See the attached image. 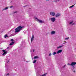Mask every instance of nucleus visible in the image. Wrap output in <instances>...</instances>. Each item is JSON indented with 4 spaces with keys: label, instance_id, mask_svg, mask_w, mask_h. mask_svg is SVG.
Returning <instances> with one entry per match:
<instances>
[{
    "label": "nucleus",
    "instance_id": "nucleus-8",
    "mask_svg": "<svg viewBox=\"0 0 76 76\" xmlns=\"http://www.w3.org/2000/svg\"><path fill=\"white\" fill-rule=\"evenodd\" d=\"M61 52H62V50H59L57 52V54H59V53H61Z\"/></svg>",
    "mask_w": 76,
    "mask_h": 76
},
{
    "label": "nucleus",
    "instance_id": "nucleus-37",
    "mask_svg": "<svg viewBox=\"0 0 76 76\" xmlns=\"http://www.w3.org/2000/svg\"><path fill=\"white\" fill-rule=\"evenodd\" d=\"M16 13V12H14V13Z\"/></svg>",
    "mask_w": 76,
    "mask_h": 76
},
{
    "label": "nucleus",
    "instance_id": "nucleus-20",
    "mask_svg": "<svg viewBox=\"0 0 76 76\" xmlns=\"http://www.w3.org/2000/svg\"><path fill=\"white\" fill-rule=\"evenodd\" d=\"M14 35H15V34H12L11 35V37H12V36H14Z\"/></svg>",
    "mask_w": 76,
    "mask_h": 76
},
{
    "label": "nucleus",
    "instance_id": "nucleus-14",
    "mask_svg": "<svg viewBox=\"0 0 76 76\" xmlns=\"http://www.w3.org/2000/svg\"><path fill=\"white\" fill-rule=\"evenodd\" d=\"M14 43H15L14 42H12L11 43H10V45H13V44H14Z\"/></svg>",
    "mask_w": 76,
    "mask_h": 76
},
{
    "label": "nucleus",
    "instance_id": "nucleus-38",
    "mask_svg": "<svg viewBox=\"0 0 76 76\" xmlns=\"http://www.w3.org/2000/svg\"><path fill=\"white\" fill-rule=\"evenodd\" d=\"M59 1V0H56V1Z\"/></svg>",
    "mask_w": 76,
    "mask_h": 76
},
{
    "label": "nucleus",
    "instance_id": "nucleus-7",
    "mask_svg": "<svg viewBox=\"0 0 76 76\" xmlns=\"http://www.w3.org/2000/svg\"><path fill=\"white\" fill-rule=\"evenodd\" d=\"M76 62H72L71 64V66H75V65H76Z\"/></svg>",
    "mask_w": 76,
    "mask_h": 76
},
{
    "label": "nucleus",
    "instance_id": "nucleus-15",
    "mask_svg": "<svg viewBox=\"0 0 76 76\" xmlns=\"http://www.w3.org/2000/svg\"><path fill=\"white\" fill-rule=\"evenodd\" d=\"M63 47V46H59L57 48V49H58V48H61V47Z\"/></svg>",
    "mask_w": 76,
    "mask_h": 76
},
{
    "label": "nucleus",
    "instance_id": "nucleus-30",
    "mask_svg": "<svg viewBox=\"0 0 76 76\" xmlns=\"http://www.w3.org/2000/svg\"><path fill=\"white\" fill-rule=\"evenodd\" d=\"M5 10V8L3 9L2 10V11H3V10Z\"/></svg>",
    "mask_w": 76,
    "mask_h": 76
},
{
    "label": "nucleus",
    "instance_id": "nucleus-44",
    "mask_svg": "<svg viewBox=\"0 0 76 76\" xmlns=\"http://www.w3.org/2000/svg\"><path fill=\"white\" fill-rule=\"evenodd\" d=\"M66 43H64V44H65Z\"/></svg>",
    "mask_w": 76,
    "mask_h": 76
},
{
    "label": "nucleus",
    "instance_id": "nucleus-13",
    "mask_svg": "<svg viewBox=\"0 0 76 76\" xmlns=\"http://www.w3.org/2000/svg\"><path fill=\"white\" fill-rule=\"evenodd\" d=\"M39 58V57L38 56H34V59H35L36 58Z\"/></svg>",
    "mask_w": 76,
    "mask_h": 76
},
{
    "label": "nucleus",
    "instance_id": "nucleus-39",
    "mask_svg": "<svg viewBox=\"0 0 76 76\" xmlns=\"http://www.w3.org/2000/svg\"><path fill=\"white\" fill-rule=\"evenodd\" d=\"M50 0H46V1H49Z\"/></svg>",
    "mask_w": 76,
    "mask_h": 76
},
{
    "label": "nucleus",
    "instance_id": "nucleus-18",
    "mask_svg": "<svg viewBox=\"0 0 76 76\" xmlns=\"http://www.w3.org/2000/svg\"><path fill=\"white\" fill-rule=\"evenodd\" d=\"M73 22V21H72V22H71L69 23V24L71 25V24H72Z\"/></svg>",
    "mask_w": 76,
    "mask_h": 76
},
{
    "label": "nucleus",
    "instance_id": "nucleus-1",
    "mask_svg": "<svg viewBox=\"0 0 76 76\" xmlns=\"http://www.w3.org/2000/svg\"><path fill=\"white\" fill-rule=\"evenodd\" d=\"M22 28H23V27H21V26H19L15 29V32L16 33V32H19L20 30H22Z\"/></svg>",
    "mask_w": 76,
    "mask_h": 76
},
{
    "label": "nucleus",
    "instance_id": "nucleus-43",
    "mask_svg": "<svg viewBox=\"0 0 76 76\" xmlns=\"http://www.w3.org/2000/svg\"><path fill=\"white\" fill-rule=\"evenodd\" d=\"M32 60H33V58H32Z\"/></svg>",
    "mask_w": 76,
    "mask_h": 76
},
{
    "label": "nucleus",
    "instance_id": "nucleus-5",
    "mask_svg": "<svg viewBox=\"0 0 76 76\" xmlns=\"http://www.w3.org/2000/svg\"><path fill=\"white\" fill-rule=\"evenodd\" d=\"M50 20L52 22H54L56 20V18H50Z\"/></svg>",
    "mask_w": 76,
    "mask_h": 76
},
{
    "label": "nucleus",
    "instance_id": "nucleus-9",
    "mask_svg": "<svg viewBox=\"0 0 76 76\" xmlns=\"http://www.w3.org/2000/svg\"><path fill=\"white\" fill-rule=\"evenodd\" d=\"M56 33V31H52L51 32V35H53V34H54Z\"/></svg>",
    "mask_w": 76,
    "mask_h": 76
},
{
    "label": "nucleus",
    "instance_id": "nucleus-32",
    "mask_svg": "<svg viewBox=\"0 0 76 76\" xmlns=\"http://www.w3.org/2000/svg\"><path fill=\"white\" fill-rule=\"evenodd\" d=\"M72 7H72V6H70V7H69V8H72Z\"/></svg>",
    "mask_w": 76,
    "mask_h": 76
},
{
    "label": "nucleus",
    "instance_id": "nucleus-29",
    "mask_svg": "<svg viewBox=\"0 0 76 76\" xmlns=\"http://www.w3.org/2000/svg\"><path fill=\"white\" fill-rule=\"evenodd\" d=\"M51 53H50L49 55V56H51Z\"/></svg>",
    "mask_w": 76,
    "mask_h": 76
},
{
    "label": "nucleus",
    "instance_id": "nucleus-2",
    "mask_svg": "<svg viewBox=\"0 0 76 76\" xmlns=\"http://www.w3.org/2000/svg\"><path fill=\"white\" fill-rule=\"evenodd\" d=\"M35 19L37 21L39 22V23H44V21H42V20H39V19L37 18H35Z\"/></svg>",
    "mask_w": 76,
    "mask_h": 76
},
{
    "label": "nucleus",
    "instance_id": "nucleus-23",
    "mask_svg": "<svg viewBox=\"0 0 76 76\" xmlns=\"http://www.w3.org/2000/svg\"><path fill=\"white\" fill-rule=\"evenodd\" d=\"M11 41H12V42H13V41H14L13 40V39H11Z\"/></svg>",
    "mask_w": 76,
    "mask_h": 76
},
{
    "label": "nucleus",
    "instance_id": "nucleus-42",
    "mask_svg": "<svg viewBox=\"0 0 76 76\" xmlns=\"http://www.w3.org/2000/svg\"><path fill=\"white\" fill-rule=\"evenodd\" d=\"M23 7H26V6H24Z\"/></svg>",
    "mask_w": 76,
    "mask_h": 76
},
{
    "label": "nucleus",
    "instance_id": "nucleus-36",
    "mask_svg": "<svg viewBox=\"0 0 76 76\" xmlns=\"http://www.w3.org/2000/svg\"><path fill=\"white\" fill-rule=\"evenodd\" d=\"M9 61H8V62H7V63H9Z\"/></svg>",
    "mask_w": 76,
    "mask_h": 76
},
{
    "label": "nucleus",
    "instance_id": "nucleus-35",
    "mask_svg": "<svg viewBox=\"0 0 76 76\" xmlns=\"http://www.w3.org/2000/svg\"><path fill=\"white\" fill-rule=\"evenodd\" d=\"M75 25V23H72V25Z\"/></svg>",
    "mask_w": 76,
    "mask_h": 76
},
{
    "label": "nucleus",
    "instance_id": "nucleus-19",
    "mask_svg": "<svg viewBox=\"0 0 76 76\" xmlns=\"http://www.w3.org/2000/svg\"><path fill=\"white\" fill-rule=\"evenodd\" d=\"M69 39V37H67V38H66L65 39L66 40H68V39Z\"/></svg>",
    "mask_w": 76,
    "mask_h": 76
},
{
    "label": "nucleus",
    "instance_id": "nucleus-31",
    "mask_svg": "<svg viewBox=\"0 0 76 76\" xmlns=\"http://www.w3.org/2000/svg\"><path fill=\"white\" fill-rule=\"evenodd\" d=\"M31 38H33V39H34V36H32V37Z\"/></svg>",
    "mask_w": 76,
    "mask_h": 76
},
{
    "label": "nucleus",
    "instance_id": "nucleus-3",
    "mask_svg": "<svg viewBox=\"0 0 76 76\" xmlns=\"http://www.w3.org/2000/svg\"><path fill=\"white\" fill-rule=\"evenodd\" d=\"M2 51L4 52L2 54L3 56H5V55L7 54V51H6V50H2Z\"/></svg>",
    "mask_w": 76,
    "mask_h": 76
},
{
    "label": "nucleus",
    "instance_id": "nucleus-24",
    "mask_svg": "<svg viewBox=\"0 0 76 76\" xmlns=\"http://www.w3.org/2000/svg\"><path fill=\"white\" fill-rule=\"evenodd\" d=\"M7 35H5L4 36V38H7Z\"/></svg>",
    "mask_w": 76,
    "mask_h": 76
},
{
    "label": "nucleus",
    "instance_id": "nucleus-10",
    "mask_svg": "<svg viewBox=\"0 0 76 76\" xmlns=\"http://www.w3.org/2000/svg\"><path fill=\"white\" fill-rule=\"evenodd\" d=\"M35 69L36 70V72H37V71L38 70V69H37V67L36 66H34Z\"/></svg>",
    "mask_w": 76,
    "mask_h": 76
},
{
    "label": "nucleus",
    "instance_id": "nucleus-25",
    "mask_svg": "<svg viewBox=\"0 0 76 76\" xmlns=\"http://www.w3.org/2000/svg\"><path fill=\"white\" fill-rule=\"evenodd\" d=\"M66 65H65L63 66L64 68V67H66Z\"/></svg>",
    "mask_w": 76,
    "mask_h": 76
},
{
    "label": "nucleus",
    "instance_id": "nucleus-4",
    "mask_svg": "<svg viewBox=\"0 0 76 76\" xmlns=\"http://www.w3.org/2000/svg\"><path fill=\"white\" fill-rule=\"evenodd\" d=\"M50 15L51 16H55V15H56V13L54 12H50Z\"/></svg>",
    "mask_w": 76,
    "mask_h": 76
},
{
    "label": "nucleus",
    "instance_id": "nucleus-45",
    "mask_svg": "<svg viewBox=\"0 0 76 76\" xmlns=\"http://www.w3.org/2000/svg\"><path fill=\"white\" fill-rule=\"evenodd\" d=\"M36 74H37V73H36Z\"/></svg>",
    "mask_w": 76,
    "mask_h": 76
},
{
    "label": "nucleus",
    "instance_id": "nucleus-34",
    "mask_svg": "<svg viewBox=\"0 0 76 76\" xmlns=\"http://www.w3.org/2000/svg\"><path fill=\"white\" fill-rule=\"evenodd\" d=\"M75 6V4L72 6V7H73Z\"/></svg>",
    "mask_w": 76,
    "mask_h": 76
},
{
    "label": "nucleus",
    "instance_id": "nucleus-46",
    "mask_svg": "<svg viewBox=\"0 0 76 76\" xmlns=\"http://www.w3.org/2000/svg\"><path fill=\"white\" fill-rule=\"evenodd\" d=\"M37 75H38V74H37Z\"/></svg>",
    "mask_w": 76,
    "mask_h": 76
},
{
    "label": "nucleus",
    "instance_id": "nucleus-41",
    "mask_svg": "<svg viewBox=\"0 0 76 76\" xmlns=\"http://www.w3.org/2000/svg\"><path fill=\"white\" fill-rule=\"evenodd\" d=\"M6 64H5V67H6Z\"/></svg>",
    "mask_w": 76,
    "mask_h": 76
},
{
    "label": "nucleus",
    "instance_id": "nucleus-11",
    "mask_svg": "<svg viewBox=\"0 0 76 76\" xmlns=\"http://www.w3.org/2000/svg\"><path fill=\"white\" fill-rule=\"evenodd\" d=\"M60 16V14H58L56 15V18H58V17Z\"/></svg>",
    "mask_w": 76,
    "mask_h": 76
},
{
    "label": "nucleus",
    "instance_id": "nucleus-6",
    "mask_svg": "<svg viewBox=\"0 0 76 76\" xmlns=\"http://www.w3.org/2000/svg\"><path fill=\"white\" fill-rule=\"evenodd\" d=\"M25 45V42L24 41H22L21 42V46H23V45Z\"/></svg>",
    "mask_w": 76,
    "mask_h": 76
},
{
    "label": "nucleus",
    "instance_id": "nucleus-33",
    "mask_svg": "<svg viewBox=\"0 0 76 76\" xmlns=\"http://www.w3.org/2000/svg\"><path fill=\"white\" fill-rule=\"evenodd\" d=\"M9 49V47H8L6 49V50H7V49Z\"/></svg>",
    "mask_w": 76,
    "mask_h": 76
},
{
    "label": "nucleus",
    "instance_id": "nucleus-21",
    "mask_svg": "<svg viewBox=\"0 0 76 76\" xmlns=\"http://www.w3.org/2000/svg\"><path fill=\"white\" fill-rule=\"evenodd\" d=\"M33 40H34V38H31V42H32V41H33Z\"/></svg>",
    "mask_w": 76,
    "mask_h": 76
},
{
    "label": "nucleus",
    "instance_id": "nucleus-27",
    "mask_svg": "<svg viewBox=\"0 0 76 76\" xmlns=\"http://www.w3.org/2000/svg\"><path fill=\"white\" fill-rule=\"evenodd\" d=\"M12 7H13V6H10V8H12Z\"/></svg>",
    "mask_w": 76,
    "mask_h": 76
},
{
    "label": "nucleus",
    "instance_id": "nucleus-16",
    "mask_svg": "<svg viewBox=\"0 0 76 76\" xmlns=\"http://www.w3.org/2000/svg\"><path fill=\"white\" fill-rule=\"evenodd\" d=\"M53 55H54L55 54H56V52H54L53 53H52Z\"/></svg>",
    "mask_w": 76,
    "mask_h": 76
},
{
    "label": "nucleus",
    "instance_id": "nucleus-47",
    "mask_svg": "<svg viewBox=\"0 0 76 76\" xmlns=\"http://www.w3.org/2000/svg\"><path fill=\"white\" fill-rule=\"evenodd\" d=\"M74 72H75V71H74Z\"/></svg>",
    "mask_w": 76,
    "mask_h": 76
},
{
    "label": "nucleus",
    "instance_id": "nucleus-12",
    "mask_svg": "<svg viewBox=\"0 0 76 76\" xmlns=\"http://www.w3.org/2000/svg\"><path fill=\"white\" fill-rule=\"evenodd\" d=\"M35 51V49H31L30 52L32 53V52H34Z\"/></svg>",
    "mask_w": 76,
    "mask_h": 76
},
{
    "label": "nucleus",
    "instance_id": "nucleus-40",
    "mask_svg": "<svg viewBox=\"0 0 76 76\" xmlns=\"http://www.w3.org/2000/svg\"><path fill=\"white\" fill-rule=\"evenodd\" d=\"M73 68H75V66H73Z\"/></svg>",
    "mask_w": 76,
    "mask_h": 76
},
{
    "label": "nucleus",
    "instance_id": "nucleus-17",
    "mask_svg": "<svg viewBox=\"0 0 76 76\" xmlns=\"http://www.w3.org/2000/svg\"><path fill=\"white\" fill-rule=\"evenodd\" d=\"M36 61H37V60H35L33 62V63H36Z\"/></svg>",
    "mask_w": 76,
    "mask_h": 76
},
{
    "label": "nucleus",
    "instance_id": "nucleus-26",
    "mask_svg": "<svg viewBox=\"0 0 76 76\" xmlns=\"http://www.w3.org/2000/svg\"><path fill=\"white\" fill-rule=\"evenodd\" d=\"M9 74L7 73V75H6V76H9Z\"/></svg>",
    "mask_w": 76,
    "mask_h": 76
},
{
    "label": "nucleus",
    "instance_id": "nucleus-22",
    "mask_svg": "<svg viewBox=\"0 0 76 76\" xmlns=\"http://www.w3.org/2000/svg\"><path fill=\"white\" fill-rule=\"evenodd\" d=\"M8 7H7L6 8H5V10H7V9H8Z\"/></svg>",
    "mask_w": 76,
    "mask_h": 76
},
{
    "label": "nucleus",
    "instance_id": "nucleus-28",
    "mask_svg": "<svg viewBox=\"0 0 76 76\" xmlns=\"http://www.w3.org/2000/svg\"><path fill=\"white\" fill-rule=\"evenodd\" d=\"M67 64L68 65H69L70 66H71V64H69V63Z\"/></svg>",
    "mask_w": 76,
    "mask_h": 76
}]
</instances>
